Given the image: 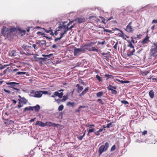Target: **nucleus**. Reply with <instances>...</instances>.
<instances>
[{
	"label": "nucleus",
	"mask_w": 157,
	"mask_h": 157,
	"mask_svg": "<svg viewBox=\"0 0 157 157\" xmlns=\"http://www.w3.org/2000/svg\"><path fill=\"white\" fill-rule=\"evenodd\" d=\"M1 33L4 36H6L7 38L10 39L11 38L13 35V33L10 32L9 29L6 27L2 29Z\"/></svg>",
	"instance_id": "f257e3e1"
},
{
	"label": "nucleus",
	"mask_w": 157,
	"mask_h": 157,
	"mask_svg": "<svg viewBox=\"0 0 157 157\" xmlns=\"http://www.w3.org/2000/svg\"><path fill=\"white\" fill-rule=\"evenodd\" d=\"M109 147V144L107 142H106L104 145L101 146L98 150L99 155H100L103 152L107 151Z\"/></svg>",
	"instance_id": "f03ea898"
},
{
	"label": "nucleus",
	"mask_w": 157,
	"mask_h": 157,
	"mask_svg": "<svg viewBox=\"0 0 157 157\" xmlns=\"http://www.w3.org/2000/svg\"><path fill=\"white\" fill-rule=\"evenodd\" d=\"M30 96L35 98H39L42 96V93L41 91H36L35 92L33 90H31Z\"/></svg>",
	"instance_id": "7ed1b4c3"
},
{
	"label": "nucleus",
	"mask_w": 157,
	"mask_h": 157,
	"mask_svg": "<svg viewBox=\"0 0 157 157\" xmlns=\"http://www.w3.org/2000/svg\"><path fill=\"white\" fill-rule=\"evenodd\" d=\"M19 84L18 83L14 82H8L6 83V84L10 85V87L12 88L17 90L18 92L20 93L19 91H20V90L17 88V87H19V86H17L16 87L15 86L16 85H18Z\"/></svg>",
	"instance_id": "20e7f679"
},
{
	"label": "nucleus",
	"mask_w": 157,
	"mask_h": 157,
	"mask_svg": "<svg viewBox=\"0 0 157 157\" xmlns=\"http://www.w3.org/2000/svg\"><path fill=\"white\" fill-rule=\"evenodd\" d=\"M128 46L131 49H130L129 52H128V56H131L133 55V53L135 52V49H134V47L132 45L131 42H130L129 41H128Z\"/></svg>",
	"instance_id": "39448f33"
},
{
	"label": "nucleus",
	"mask_w": 157,
	"mask_h": 157,
	"mask_svg": "<svg viewBox=\"0 0 157 157\" xmlns=\"http://www.w3.org/2000/svg\"><path fill=\"white\" fill-rule=\"evenodd\" d=\"M157 49L155 47H154V45L153 44L151 49V55L153 56L156 57L157 56Z\"/></svg>",
	"instance_id": "423d86ee"
},
{
	"label": "nucleus",
	"mask_w": 157,
	"mask_h": 157,
	"mask_svg": "<svg viewBox=\"0 0 157 157\" xmlns=\"http://www.w3.org/2000/svg\"><path fill=\"white\" fill-rule=\"evenodd\" d=\"M132 24V22L131 21L126 27L125 30L128 33L132 32L133 29V27L131 25Z\"/></svg>",
	"instance_id": "0eeeda50"
},
{
	"label": "nucleus",
	"mask_w": 157,
	"mask_h": 157,
	"mask_svg": "<svg viewBox=\"0 0 157 157\" xmlns=\"http://www.w3.org/2000/svg\"><path fill=\"white\" fill-rule=\"evenodd\" d=\"M45 126H47L49 127H57L58 125H59L58 124H56L55 123H53L51 122L50 121H48L46 122L45 123Z\"/></svg>",
	"instance_id": "6e6552de"
},
{
	"label": "nucleus",
	"mask_w": 157,
	"mask_h": 157,
	"mask_svg": "<svg viewBox=\"0 0 157 157\" xmlns=\"http://www.w3.org/2000/svg\"><path fill=\"white\" fill-rule=\"evenodd\" d=\"M149 38L148 36L147 35L143 40L141 42L142 44L144 45L145 44H147L149 41Z\"/></svg>",
	"instance_id": "1a4fd4ad"
},
{
	"label": "nucleus",
	"mask_w": 157,
	"mask_h": 157,
	"mask_svg": "<svg viewBox=\"0 0 157 157\" xmlns=\"http://www.w3.org/2000/svg\"><path fill=\"white\" fill-rule=\"evenodd\" d=\"M43 29L44 30V31L47 33H49L50 34L52 35V36H54V34L53 33V32L51 28L50 27L48 29H46L45 28H43Z\"/></svg>",
	"instance_id": "9d476101"
},
{
	"label": "nucleus",
	"mask_w": 157,
	"mask_h": 157,
	"mask_svg": "<svg viewBox=\"0 0 157 157\" xmlns=\"http://www.w3.org/2000/svg\"><path fill=\"white\" fill-rule=\"evenodd\" d=\"M76 87H77V91L78 93L82 91L83 89V87L82 86H80L79 84H77L76 86Z\"/></svg>",
	"instance_id": "9b49d317"
},
{
	"label": "nucleus",
	"mask_w": 157,
	"mask_h": 157,
	"mask_svg": "<svg viewBox=\"0 0 157 157\" xmlns=\"http://www.w3.org/2000/svg\"><path fill=\"white\" fill-rule=\"evenodd\" d=\"M45 123H44L42 121H37L36 122V123L35 124V125H38L40 127H45Z\"/></svg>",
	"instance_id": "f8f14e48"
},
{
	"label": "nucleus",
	"mask_w": 157,
	"mask_h": 157,
	"mask_svg": "<svg viewBox=\"0 0 157 157\" xmlns=\"http://www.w3.org/2000/svg\"><path fill=\"white\" fill-rule=\"evenodd\" d=\"M19 98L21 99H18L19 101H21L22 103H23L24 104H26L28 102V100L26 99L24 97L21 98V96H19Z\"/></svg>",
	"instance_id": "ddd939ff"
},
{
	"label": "nucleus",
	"mask_w": 157,
	"mask_h": 157,
	"mask_svg": "<svg viewBox=\"0 0 157 157\" xmlns=\"http://www.w3.org/2000/svg\"><path fill=\"white\" fill-rule=\"evenodd\" d=\"M63 92L59 93L58 91L55 92V95L58 96L59 98H61L63 97Z\"/></svg>",
	"instance_id": "4468645a"
},
{
	"label": "nucleus",
	"mask_w": 157,
	"mask_h": 157,
	"mask_svg": "<svg viewBox=\"0 0 157 157\" xmlns=\"http://www.w3.org/2000/svg\"><path fill=\"white\" fill-rule=\"evenodd\" d=\"M4 120L5 121L4 122V123L6 126L11 124L13 122V121L11 120L8 119H4Z\"/></svg>",
	"instance_id": "2eb2a0df"
},
{
	"label": "nucleus",
	"mask_w": 157,
	"mask_h": 157,
	"mask_svg": "<svg viewBox=\"0 0 157 157\" xmlns=\"http://www.w3.org/2000/svg\"><path fill=\"white\" fill-rule=\"evenodd\" d=\"M89 89V87H87L85 88V89L80 94V96H82L84 95L85 94H86L87 91Z\"/></svg>",
	"instance_id": "dca6fc26"
},
{
	"label": "nucleus",
	"mask_w": 157,
	"mask_h": 157,
	"mask_svg": "<svg viewBox=\"0 0 157 157\" xmlns=\"http://www.w3.org/2000/svg\"><path fill=\"white\" fill-rule=\"evenodd\" d=\"M82 50L80 48L75 49L74 51V56L77 55L78 53L81 51Z\"/></svg>",
	"instance_id": "f3484780"
},
{
	"label": "nucleus",
	"mask_w": 157,
	"mask_h": 157,
	"mask_svg": "<svg viewBox=\"0 0 157 157\" xmlns=\"http://www.w3.org/2000/svg\"><path fill=\"white\" fill-rule=\"evenodd\" d=\"M32 107L33 109H34L35 111L36 112H38L40 109V106L39 105H37L35 106Z\"/></svg>",
	"instance_id": "a211bd4d"
},
{
	"label": "nucleus",
	"mask_w": 157,
	"mask_h": 157,
	"mask_svg": "<svg viewBox=\"0 0 157 157\" xmlns=\"http://www.w3.org/2000/svg\"><path fill=\"white\" fill-rule=\"evenodd\" d=\"M31 110L32 111L33 110L32 106H29V107H26L24 109L23 112H25L27 111H29Z\"/></svg>",
	"instance_id": "6ab92c4d"
},
{
	"label": "nucleus",
	"mask_w": 157,
	"mask_h": 157,
	"mask_svg": "<svg viewBox=\"0 0 157 157\" xmlns=\"http://www.w3.org/2000/svg\"><path fill=\"white\" fill-rule=\"evenodd\" d=\"M116 81H117L118 82H119L122 84L124 83H128L129 82V81H122V80H121L120 79H119L117 78H116L114 80V81L116 82Z\"/></svg>",
	"instance_id": "aec40b11"
},
{
	"label": "nucleus",
	"mask_w": 157,
	"mask_h": 157,
	"mask_svg": "<svg viewBox=\"0 0 157 157\" xmlns=\"http://www.w3.org/2000/svg\"><path fill=\"white\" fill-rule=\"evenodd\" d=\"M88 50L90 51H95L98 52V49L96 48L95 47H93L91 48H90Z\"/></svg>",
	"instance_id": "412c9836"
},
{
	"label": "nucleus",
	"mask_w": 157,
	"mask_h": 157,
	"mask_svg": "<svg viewBox=\"0 0 157 157\" xmlns=\"http://www.w3.org/2000/svg\"><path fill=\"white\" fill-rule=\"evenodd\" d=\"M78 23H80L85 22V19L84 18H78L77 19Z\"/></svg>",
	"instance_id": "4be33fe9"
},
{
	"label": "nucleus",
	"mask_w": 157,
	"mask_h": 157,
	"mask_svg": "<svg viewBox=\"0 0 157 157\" xmlns=\"http://www.w3.org/2000/svg\"><path fill=\"white\" fill-rule=\"evenodd\" d=\"M107 89L108 90H111L112 94H117V91L112 88H110L109 87H107Z\"/></svg>",
	"instance_id": "5701e85b"
},
{
	"label": "nucleus",
	"mask_w": 157,
	"mask_h": 157,
	"mask_svg": "<svg viewBox=\"0 0 157 157\" xmlns=\"http://www.w3.org/2000/svg\"><path fill=\"white\" fill-rule=\"evenodd\" d=\"M149 96L151 98H152L154 97V92L152 90H151L149 91Z\"/></svg>",
	"instance_id": "b1692460"
},
{
	"label": "nucleus",
	"mask_w": 157,
	"mask_h": 157,
	"mask_svg": "<svg viewBox=\"0 0 157 157\" xmlns=\"http://www.w3.org/2000/svg\"><path fill=\"white\" fill-rule=\"evenodd\" d=\"M120 34H121L120 36L125 40H126V39L125 37H126L128 38V37L127 35H124V33L122 31H121V33Z\"/></svg>",
	"instance_id": "393cba45"
},
{
	"label": "nucleus",
	"mask_w": 157,
	"mask_h": 157,
	"mask_svg": "<svg viewBox=\"0 0 157 157\" xmlns=\"http://www.w3.org/2000/svg\"><path fill=\"white\" fill-rule=\"evenodd\" d=\"M19 102L18 103V104L17 106L16 107V108H18L19 109H20L21 107L23 106V103L20 101H19Z\"/></svg>",
	"instance_id": "a878e982"
},
{
	"label": "nucleus",
	"mask_w": 157,
	"mask_h": 157,
	"mask_svg": "<svg viewBox=\"0 0 157 157\" xmlns=\"http://www.w3.org/2000/svg\"><path fill=\"white\" fill-rule=\"evenodd\" d=\"M60 36L59 37L56 38L55 39L54 41L55 42H57V41H58V40H60L62 37H63L64 34H63V33H60Z\"/></svg>",
	"instance_id": "bb28decb"
},
{
	"label": "nucleus",
	"mask_w": 157,
	"mask_h": 157,
	"mask_svg": "<svg viewBox=\"0 0 157 157\" xmlns=\"http://www.w3.org/2000/svg\"><path fill=\"white\" fill-rule=\"evenodd\" d=\"M109 52H108L107 53H105L104 52L101 53V54L102 55H103V56H104V55L106 56H105L104 57H105L106 58L109 59V56H108V55L109 54Z\"/></svg>",
	"instance_id": "cd10ccee"
},
{
	"label": "nucleus",
	"mask_w": 157,
	"mask_h": 157,
	"mask_svg": "<svg viewBox=\"0 0 157 157\" xmlns=\"http://www.w3.org/2000/svg\"><path fill=\"white\" fill-rule=\"evenodd\" d=\"M103 94V93L102 91H100L96 94V96L97 97H100Z\"/></svg>",
	"instance_id": "c85d7f7f"
},
{
	"label": "nucleus",
	"mask_w": 157,
	"mask_h": 157,
	"mask_svg": "<svg viewBox=\"0 0 157 157\" xmlns=\"http://www.w3.org/2000/svg\"><path fill=\"white\" fill-rule=\"evenodd\" d=\"M86 108V106H79L78 107V109H76L75 110V111L76 112H78V113H79L80 112V109L81 108Z\"/></svg>",
	"instance_id": "c756f323"
},
{
	"label": "nucleus",
	"mask_w": 157,
	"mask_h": 157,
	"mask_svg": "<svg viewBox=\"0 0 157 157\" xmlns=\"http://www.w3.org/2000/svg\"><path fill=\"white\" fill-rule=\"evenodd\" d=\"M105 78L106 79V80H107L109 78H111L112 77L113 78V77L111 75L106 74L104 76Z\"/></svg>",
	"instance_id": "7c9ffc66"
},
{
	"label": "nucleus",
	"mask_w": 157,
	"mask_h": 157,
	"mask_svg": "<svg viewBox=\"0 0 157 157\" xmlns=\"http://www.w3.org/2000/svg\"><path fill=\"white\" fill-rule=\"evenodd\" d=\"M41 42L40 43V41H39V42H37L36 43V44L40 43L42 46L44 45V44H46V41L45 40H41Z\"/></svg>",
	"instance_id": "2f4dec72"
},
{
	"label": "nucleus",
	"mask_w": 157,
	"mask_h": 157,
	"mask_svg": "<svg viewBox=\"0 0 157 157\" xmlns=\"http://www.w3.org/2000/svg\"><path fill=\"white\" fill-rule=\"evenodd\" d=\"M75 103L74 102H68L67 103V106H71L72 107H74L75 105Z\"/></svg>",
	"instance_id": "473e14b6"
},
{
	"label": "nucleus",
	"mask_w": 157,
	"mask_h": 157,
	"mask_svg": "<svg viewBox=\"0 0 157 157\" xmlns=\"http://www.w3.org/2000/svg\"><path fill=\"white\" fill-rule=\"evenodd\" d=\"M10 32L13 33H15L16 31V29L15 28H12L10 29H9Z\"/></svg>",
	"instance_id": "72a5a7b5"
},
{
	"label": "nucleus",
	"mask_w": 157,
	"mask_h": 157,
	"mask_svg": "<svg viewBox=\"0 0 157 157\" xmlns=\"http://www.w3.org/2000/svg\"><path fill=\"white\" fill-rule=\"evenodd\" d=\"M63 98L61 99L62 102H64L68 98V97L67 96H63Z\"/></svg>",
	"instance_id": "f704fd0d"
},
{
	"label": "nucleus",
	"mask_w": 157,
	"mask_h": 157,
	"mask_svg": "<svg viewBox=\"0 0 157 157\" xmlns=\"http://www.w3.org/2000/svg\"><path fill=\"white\" fill-rule=\"evenodd\" d=\"M90 129H89L88 131V134L87 135L89 136V134L91 133L92 132H94V128H90Z\"/></svg>",
	"instance_id": "c9c22d12"
},
{
	"label": "nucleus",
	"mask_w": 157,
	"mask_h": 157,
	"mask_svg": "<svg viewBox=\"0 0 157 157\" xmlns=\"http://www.w3.org/2000/svg\"><path fill=\"white\" fill-rule=\"evenodd\" d=\"M53 55V54H50L49 55H43L42 56L46 57L47 58H50L51 56H52Z\"/></svg>",
	"instance_id": "e433bc0d"
},
{
	"label": "nucleus",
	"mask_w": 157,
	"mask_h": 157,
	"mask_svg": "<svg viewBox=\"0 0 157 157\" xmlns=\"http://www.w3.org/2000/svg\"><path fill=\"white\" fill-rule=\"evenodd\" d=\"M86 127L89 128H91V127H94L95 125L94 124H87L86 125Z\"/></svg>",
	"instance_id": "4c0bfd02"
},
{
	"label": "nucleus",
	"mask_w": 157,
	"mask_h": 157,
	"mask_svg": "<svg viewBox=\"0 0 157 157\" xmlns=\"http://www.w3.org/2000/svg\"><path fill=\"white\" fill-rule=\"evenodd\" d=\"M64 108V106L63 105H60L58 107V110L59 111H62Z\"/></svg>",
	"instance_id": "58836bf2"
},
{
	"label": "nucleus",
	"mask_w": 157,
	"mask_h": 157,
	"mask_svg": "<svg viewBox=\"0 0 157 157\" xmlns=\"http://www.w3.org/2000/svg\"><path fill=\"white\" fill-rule=\"evenodd\" d=\"M10 54L12 56H16V52L15 50H12Z\"/></svg>",
	"instance_id": "ea45409f"
},
{
	"label": "nucleus",
	"mask_w": 157,
	"mask_h": 157,
	"mask_svg": "<svg viewBox=\"0 0 157 157\" xmlns=\"http://www.w3.org/2000/svg\"><path fill=\"white\" fill-rule=\"evenodd\" d=\"M96 78L99 82H101L102 81L101 78L98 75H96Z\"/></svg>",
	"instance_id": "a19ab883"
},
{
	"label": "nucleus",
	"mask_w": 157,
	"mask_h": 157,
	"mask_svg": "<svg viewBox=\"0 0 157 157\" xmlns=\"http://www.w3.org/2000/svg\"><path fill=\"white\" fill-rule=\"evenodd\" d=\"M85 135V132H84L83 134L82 135L78 136L77 137V138L79 140H82L83 137Z\"/></svg>",
	"instance_id": "79ce46f5"
},
{
	"label": "nucleus",
	"mask_w": 157,
	"mask_h": 157,
	"mask_svg": "<svg viewBox=\"0 0 157 157\" xmlns=\"http://www.w3.org/2000/svg\"><path fill=\"white\" fill-rule=\"evenodd\" d=\"M121 102L122 104H124L125 105H127L129 104L128 102L126 100H122Z\"/></svg>",
	"instance_id": "37998d69"
},
{
	"label": "nucleus",
	"mask_w": 157,
	"mask_h": 157,
	"mask_svg": "<svg viewBox=\"0 0 157 157\" xmlns=\"http://www.w3.org/2000/svg\"><path fill=\"white\" fill-rule=\"evenodd\" d=\"M116 148V145H113L112 147L111 148L110 151H114L115 150Z\"/></svg>",
	"instance_id": "c03bdc74"
},
{
	"label": "nucleus",
	"mask_w": 157,
	"mask_h": 157,
	"mask_svg": "<svg viewBox=\"0 0 157 157\" xmlns=\"http://www.w3.org/2000/svg\"><path fill=\"white\" fill-rule=\"evenodd\" d=\"M26 72H18L17 73V74L18 75H21V74L25 75L26 74Z\"/></svg>",
	"instance_id": "a18cd8bd"
},
{
	"label": "nucleus",
	"mask_w": 157,
	"mask_h": 157,
	"mask_svg": "<svg viewBox=\"0 0 157 157\" xmlns=\"http://www.w3.org/2000/svg\"><path fill=\"white\" fill-rule=\"evenodd\" d=\"M99 17L101 19V20H101V23H104V24H105V18L104 17H101V16H99Z\"/></svg>",
	"instance_id": "49530a36"
},
{
	"label": "nucleus",
	"mask_w": 157,
	"mask_h": 157,
	"mask_svg": "<svg viewBox=\"0 0 157 157\" xmlns=\"http://www.w3.org/2000/svg\"><path fill=\"white\" fill-rule=\"evenodd\" d=\"M118 44V42H117L115 43V45H114V46L113 47V48L116 50H117V46Z\"/></svg>",
	"instance_id": "de8ad7c7"
},
{
	"label": "nucleus",
	"mask_w": 157,
	"mask_h": 157,
	"mask_svg": "<svg viewBox=\"0 0 157 157\" xmlns=\"http://www.w3.org/2000/svg\"><path fill=\"white\" fill-rule=\"evenodd\" d=\"M55 101L57 102L58 104H59L61 102H62L61 99H55Z\"/></svg>",
	"instance_id": "09e8293b"
},
{
	"label": "nucleus",
	"mask_w": 157,
	"mask_h": 157,
	"mask_svg": "<svg viewBox=\"0 0 157 157\" xmlns=\"http://www.w3.org/2000/svg\"><path fill=\"white\" fill-rule=\"evenodd\" d=\"M8 65H1L0 67V70H2L3 69H4Z\"/></svg>",
	"instance_id": "8fccbe9b"
},
{
	"label": "nucleus",
	"mask_w": 157,
	"mask_h": 157,
	"mask_svg": "<svg viewBox=\"0 0 157 157\" xmlns=\"http://www.w3.org/2000/svg\"><path fill=\"white\" fill-rule=\"evenodd\" d=\"M113 123V122H112L108 124H107L106 127L108 128H109L110 127H112V126H110L112 125V124Z\"/></svg>",
	"instance_id": "3c124183"
},
{
	"label": "nucleus",
	"mask_w": 157,
	"mask_h": 157,
	"mask_svg": "<svg viewBox=\"0 0 157 157\" xmlns=\"http://www.w3.org/2000/svg\"><path fill=\"white\" fill-rule=\"evenodd\" d=\"M142 135H145L147 134V130H144L143 132H141Z\"/></svg>",
	"instance_id": "603ef678"
},
{
	"label": "nucleus",
	"mask_w": 157,
	"mask_h": 157,
	"mask_svg": "<svg viewBox=\"0 0 157 157\" xmlns=\"http://www.w3.org/2000/svg\"><path fill=\"white\" fill-rule=\"evenodd\" d=\"M97 101H98L99 103L101 104L102 105L103 104V103L102 100L101 99H98L97 100Z\"/></svg>",
	"instance_id": "864d4df0"
},
{
	"label": "nucleus",
	"mask_w": 157,
	"mask_h": 157,
	"mask_svg": "<svg viewBox=\"0 0 157 157\" xmlns=\"http://www.w3.org/2000/svg\"><path fill=\"white\" fill-rule=\"evenodd\" d=\"M108 87H109L110 88L113 89H117V87L115 86H112L111 85H109V86Z\"/></svg>",
	"instance_id": "5fc2aeb1"
},
{
	"label": "nucleus",
	"mask_w": 157,
	"mask_h": 157,
	"mask_svg": "<svg viewBox=\"0 0 157 157\" xmlns=\"http://www.w3.org/2000/svg\"><path fill=\"white\" fill-rule=\"evenodd\" d=\"M132 39V40L131 41H129L130 42H131V43L132 42L133 43H135L136 42V41H135V40L132 37H131Z\"/></svg>",
	"instance_id": "6e6d98bb"
},
{
	"label": "nucleus",
	"mask_w": 157,
	"mask_h": 157,
	"mask_svg": "<svg viewBox=\"0 0 157 157\" xmlns=\"http://www.w3.org/2000/svg\"><path fill=\"white\" fill-rule=\"evenodd\" d=\"M94 134L97 136H99L100 134V132L98 131L95 132H94Z\"/></svg>",
	"instance_id": "4d7b16f0"
},
{
	"label": "nucleus",
	"mask_w": 157,
	"mask_h": 157,
	"mask_svg": "<svg viewBox=\"0 0 157 157\" xmlns=\"http://www.w3.org/2000/svg\"><path fill=\"white\" fill-rule=\"evenodd\" d=\"M3 90L9 94L10 93V91L9 90H7L6 89H3Z\"/></svg>",
	"instance_id": "13d9d810"
},
{
	"label": "nucleus",
	"mask_w": 157,
	"mask_h": 157,
	"mask_svg": "<svg viewBox=\"0 0 157 157\" xmlns=\"http://www.w3.org/2000/svg\"><path fill=\"white\" fill-rule=\"evenodd\" d=\"M105 40H103L101 42H98V44H101L102 45H103V44H105Z\"/></svg>",
	"instance_id": "bf43d9fd"
},
{
	"label": "nucleus",
	"mask_w": 157,
	"mask_h": 157,
	"mask_svg": "<svg viewBox=\"0 0 157 157\" xmlns=\"http://www.w3.org/2000/svg\"><path fill=\"white\" fill-rule=\"evenodd\" d=\"M32 46L35 49H37L38 48V47H36V44H33Z\"/></svg>",
	"instance_id": "052dcab7"
},
{
	"label": "nucleus",
	"mask_w": 157,
	"mask_h": 157,
	"mask_svg": "<svg viewBox=\"0 0 157 157\" xmlns=\"http://www.w3.org/2000/svg\"><path fill=\"white\" fill-rule=\"evenodd\" d=\"M73 22V21H70L69 23H68L67 24V26H69Z\"/></svg>",
	"instance_id": "680f3d73"
},
{
	"label": "nucleus",
	"mask_w": 157,
	"mask_h": 157,
	"mask_svg": "<svg viewBox=\"0 0 157 157\" xmlns=\"http://www.w3.org/2000/svg\"><path fill=\"white\" fill-rule=\"evenodd\" d=\"M11 101L13 102V104H16L17 103V101L14 99H11Z\"/></svg>",
	"instance_id": "e2e57ef3"
},
{
	"label": "nucleus",
	"mask_w": 157,
	"mask_h": 157,
	"mask_svg": "<svg viewBox=\"0 0 157 157\" xmlns=\"http://www.w3.org/2000/svg\"><path fill=\"white\" fill-rule=\"evenodd\" d=\"M41 92L42 93V95H43V94H47L48 93V92L47 91H41Z\"/></svg>",
	"instance_id": "0e129e2a"
},
{
	"label": "nucleus",
	"mask_w": 157,
	"mask_h": 157,
	"mask_svg": "<svg viewBox=\"0 0 157 157\" xmlns=\"http://www.w3.org/2000/svg\"><path fill=\"white\" fill-rule=\"evenodd\" d=\"M136 37L137 38H138L139 39H140L141 38V35L140 34L139 35H136Z\"/></svg>",
	"instance_id": "69168bd1"
},
{
	"label": "nucleus",
	"mask_w": 157,
	"mask_h": 157,
	"mask_svg": "<svg viewBox=\"0 0 157 157\" xmlns=\"http://www.w3.org/2000/svg\"><path fill=\"white\" fill-rule=\"evenodd\" d=\"M26 31L25 30H23L21 31V33H23L24 34H25L26 33Z\"/></svg>",
	"instance_id": "338daca9"
},
{
	"label": "nucleus",
	"mask_w": 157,
	"mask_h": 157,
	"mask_svg": "<svg viewBox=\"0 0 157 157\" xmlns=\"http://www.w3.org/2000/svg\"><path fill=\"white\" fill-rule=\"evenodd\" d=\"M153 45H154V47H155L157 48V42L154 43L153 44Z\"/></svg>",
	"instance_id": "774afa93"
}]
</instances>
